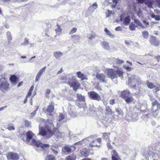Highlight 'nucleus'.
Segmentation results:
<instances>
[{"instance_id": "69168bd1", "label": "nucleus", "mask_w": 160, "mask_h": 160, "mask_svg": "<svg viewBox=\"0 0 160 160\" xmlns=\"http://www.w3.org/2000/svg\"><path fill=\"white\" fill-rule=\"evenodd\" d=\"M32 92H30L28 91V94H27V95L26 96H28V97L31 96L32 94Z\"/></svg>"}, {"instance_id": "ea45409f", "label": "nucleus", "mask_w": 160, "mask_h": 160, "mask_svg": "<svg viewBox=\"0 0 160 160\" xmlns=\"http://www.w3.org/2000/svg\"><path fill=\"white\" fill-rule=\"evenodd\" d=\"M50 145L48 144H43L42 145L41 147L43 149H45L46 148H48L50 147Z\"/></svg>"}, {"instance_id": "f03ea898", "label": "nucleus", "mask_w": 160, "mask_h": 160, "mask_svg": "<svg viewBox=\"0 0 160 160\" xmlns=\"http://www.w3.org/2000/svg\"><path fill=\"white\" fill-rule=\"evenodd\" d=\"M60 79L62 81L67 80V77L65 76L61 77ZM63 83L67 84L70 87L72 88L75 91L79 89L81 85L80 82L74 76H72L71 78H69L68 81H64Z\"/></svg>"}, {"instance_id": "c9c22d12", "label": "nucleus", "mask_w": 160, "mask_h": 160, "mask_svg": "<svg viewBox=\"0 0 160 160\" xmlns=\"http://www.w3.org/2000/svg\"><path fill=\"white\" fill-rule=\"evenodd\" d=\"M57 28L55 29V31L56 33L61 32L62 29L61 28V26L58 24H57Z\"/></svg>"}, {"instance_id": "a19ab883", "label": "nucleus", "mask_w": 160, "mask_h": 160, "mask_svg": "<svg viewBox=\"0 0 160 160\" xmlns=\"http://www.w3.org/2000/svg\"><path fill=\"white\" fill-rule=\"evenodd\" d=\"M77 28H73L69 32V34H71L75 33L77 31Z\"/></svg>"}, {"instance_id": "864d4df0", "label": "nucleus", "mask_w": 160, "mask_h": 160, "mask_svg": "<svg viewBox=\"0 0 160 160\" xmlns=\"http://www.w3.org/2000/svg\"><path fill=\"white\" fill-rule=\"evenodd\" d=\"M107 146L108 148L109 149H112L113 148L112 147L110 143H108L107 144Z\"/></svg>"}, {"instance_id": "de8ad7c7", "label": "nucleus", "mask_w": 160, "mask_h": 160, "mask_svg": "<svg viewBox=\"0 0 160 160\" xmlns=\"http://www.w3.org/2000/svg\"><path fill=\"white\" fill-rule=\"evenodd\" d=\"M65 118L64 115L62 114H60L59 116V120L60 121Z\"/></svg>"}, {"instance_id": "bf43d9fd", "label": "nucleus", "mask_w": 160, "mask_h": 160, "mask_svg": "<svg viewBox=\"0 0 160 160\" xmlns=\"http://www.w3.org/2000/svg\"><path fill=\"white\" fill-rule=\"evenodd\" d=\"M34 85H32L28 91L32 92V91L34 89Z\"/></svg>"}, {"instance_id": "cd10ccee", "label": "nucleus", "mask_w": 160, "mask_h": 160, "mask_svg": "<svg viewBox=\"0 0 160 160\" xmlns=\"http://www.w3.org/2000/svg\"><path fill=\"white\" fill-rule=\"evenodd\" d=\"M105 111L108 114L112 115L113 113L112 109L108 106L106 107Z\"/></svg>"}, {"instance_id": "72a5a7b5", "label": "nucleus", "mask_w": 160, "mask_h": 160, "mask_svg": "<svg viewBox=\"0 0 160 160\" xmlns=\"http://www.w3.org/2000/svg\"><path fill=\"white\" fill-rule=\"evenodd\" d=\"M104 31L105 32L106 34L109 35L110 37L112 38L114 37V35L112 34L106 28H105L104 29Z\"/></svg>"}, {"instance_id": "20e7f679", "label": "nucleus", "mask_w": 160, "mask_h": 160, "mask_svg": "<svg viewBox=\"0 0 160 160\" xmlns=\"http://www.w3.org/2000/svg\"><path fill=\"white\" fill-rule=\"evenodd\" d=\"M131 93L129 90L126 89L121 92L120 97L125 100L128 103H129L134 101V99L131 96Z\"/></svg>"}, {"instance_id": "338daca9", "label": "nucleus", "mask_w": 160, "mask_h": 160, "mask_svg": "<svg viewBox=\"0 0 160 160\" xmlns=\"http://www.w3.org/2000/svg\"><path fill=\"white\" fill-rule=\"evenodd\" d=\"M8 39L9 41H10L12 40V38L11 36H9L8 37Z\"/></svg>"}, {"instance_id": "39448f33", "label": "nucleus", "mask_w": 160, "mask_h": 160, "mask_svg": "<svg viewBox=\"0 0 160 160\" xmlns=\"http://www.w3.org/2000/svg\"><path fill=\"white\" fill-rule=\"evenodd\" d=\"M9 87L10 84L5 78L0 79V90L1 91L5 92L9 90Z\"/></svg>"}, {"instance_id": "a878e982", "label": "nucleus", "mask_w": 160, "mask_h": 160, "mask_svg": "<svg viewBox=\"0 0 160 160\" xmlns=\"http://www.w3.org/2000/svg\"><path fill=\"white\" fill-rule=\"evenodd\" d=\"M76 96L77 98L79 101H82L83 102H84L85 101V98L83 96L79 94H77Z\"/></svg>"}, {"instance_id": "423d86ee", "label": "nucleus", "mask_w": 160, "mask_h": 160, "mask_svg": "<svg viewBox=\"0 0 160 160\" xmlns=\"http://www.w3.org/2000/svg\"><path fill=\"white\" fill-rule=\"evenodd\" d=\"M138 82L135 75H131L128 78V84L131 88H135L136 86V83Z\"/></svg>"}, {"instance_id": "09e8293b", "label": "nucleus", "mask_w": 160, "mask_h": 160, "mask_svg": "<svg viewBox=\"0 0 160 160\" xmlns=\"http://www.w3.org/2000/svg\"><path fill=\"white\" fill-rule=\"evenodd\" d=\"M111 153H112V156H115L118 155V153H117V152H116V151L115 150H112Z\"/></svg>"}, {"instance_id": "bb28decb", "label": "nucleus", "mask_w": 160, "mask_h": 160, "mask_svg": "<svg viewBox=\"0 0 160 160\" xmlns=\"http://www.w3.org/2000/svg\"><path fill=\"white\" fill-rule=\"evenodd\" d=\"M45 160H56V158L53 155H48L46 157Z\"/></svg>"}, {"instance_id": "dca6fc26", "label": "nucleus", "mask_w": 160, "mask_h": 160, "mask_svg": "<svg viewBox=\"0 0 160 160\" xmlns=\"http://www.w3.org/2000/svg\"><path fill=\"white\" fill-rule=\"evenodd\" d=\"M46 68V67H45L42 68L39 71L36 77V82H37L39 80L40 77L43 72L45 71Z\"/></svg>"}, {"instance_id": "9b49d317", "label": "nucleus", "mask_w": 160, "mask_h": 160, "mask_svg": "<svg viewBox=\"0 0 160 160\" xmlns=\"http://www.w3.org/2000/svg\"><path fill=\"white\" fill-rule=\"evenodd\" d=\"M54 103L53 102H51L49 103V105L48 106L47 108L46 109V111L49 113V115H52V113L54 111Z\"/></svg>"}, {"instance_id": "c03bdc74", "label": "nucleus", "mask_w": 160, "mask_h": 160, "mask_svg": "<svg viewBox=\"0 0 160 160\" xmlns=\"http://www.w3.org/2000/svg\"><path fill=\"white\" fill-rule=\"evenodd\" d=\"M112 160H120V158L118 156H112Z\"/></svg>"}, {"instance_id": "6ab92c4d", "label": "nucleus", "mask_w": 160, "mask_h": 160, "mask_svg": "<svg viewBox=\"0 0 160 160\" xmlns=\"http://www.w3.org/2000/svg\"><path fill=\"white\" fill-rule=\"evenodd\" d=\"M51 149L55 155H57L59 152V148L57 145H52Z\"/></svg>"}, {"instance_id": "aec40b11", "label": "nucleus", "mask_w": 160, "mask_h": 160, "mask_svg": "<svg viewBox=\"0 0 160 160\" xmlns=\"http://www.w3.org/2000/svg\"><path fill=\"white\" fill-rule=\"evenodd\" d=\"M80 152L81 154L85 157L88 156L89 154V152L86 148L81 150Z\"/></svg>"}, {"instance_id": "5fc2aeb1", "label": "nucleus", "mask_w": 160, "mask_h": 160, "mask_svg": "<svg viewBox=\"0 0 160 160\" xmlns=\"http://www.w3.org/2000/svg\"><path fill=\"white\" fill-rule=\"evenodd\" d=\"M154 58L156 59L158 62L160 61V56L158 55L154 57Z\"/></svg>"}, {"instance_id": "79ce46f5", "label": "nucleus", "mask_w": 160, "mask_h": 160, "mask_svg": "<svg viewBox=\"0 0 160 160\" xmlns=\"http://www.w3.org/2000/svg\"><path fill=\"white\" fill-rule=\"evenodd\" d=\"M26 136L24 133H22L20 134V138L21 140L23 141H25Z\"/></svg>"}, {"instance_id": "7ed1b4c3", "label": "nucleus", "mask_w": 160, "mask_h": 160, "mask_svg": "<svg viewBox=\"0 0 160 160\" xmlns=\"http://www.w3.org/2000/svg\"><path fill=\"white\" fill-rule=\"evenodd\" d=\"M123 73L122 68H118L116 70L112 68L108 69L107 75L108 78L113 79L117 78L118 77L122 78Z\"/></svg>"}, {"instance_id": "13d9d810", "label": "nucleus", "mask_w": 160, "mask_h": 160, "mask_svg": "<svg viewBox=\"0 0 160 160\" xmlns=\"http://www.w3.org/2000/svg\"><path fill=\"white\" fill-rule=\"evenodd\" d=\"M34 85H32L28 91L32 92V91L34 89Z\"/></svg>"}, {"instance_id": "4468645a", "label": "nucleus", "mask_w": 160, "mask_h": 160, "mask_svg": "<svg viewBox=\"0 0 160 160\" xmlns=\"http://www.w3.org/2000/svg\"><path fill=\"white\" fill-rule=\"evenodd\" d=\"M34 135V134L32 131H28L26 134L27 136L26 141L28 142H29L30 140L32 139Z\"/></svg>"}, {"instance_id": "5701e85b", "label": "nucleus", "mask_w": 160, "mask_h": 160, "mask_svg": "<svg viewBox=\"0 0 160 160\" xmlns=\"http://www.w3.org/2000/svg\"><path fill=\"white\" fill-rule=\"evenodd\" d=\"M32 145L36 146L37 147H41L42 144L40 142L37 141L34 139H32L31 142Z\"/></svg>"}, {"instance_id": "49530a36", "label": "nucleus", "mask_w": 160, "mask_h": 160, "mask_svg": "<svg viewBox=\"0 0 160 160\" xmlns=\"http://www.w3.org/2000/svg\"><path fill=\"white\" fill-rule=\"evenodd\" d=\"M155 92H156L160 90V84H158L157 86H155V87L154 88Z\"/></svg>"}, {"instance_id": "8fccbe9b", "label": "nucleus", "mask_w": 160, "mask_h": 160, "mask_svg": "<svg viewBox=\"0 0 160 160\" xmlns=\"http://www.w3.org/2000/svg\"><path fill=\"white\" fill-rule=\"evenodd\" d=\"M38 107L36 110L34 111L33 112H32L30 113V114H31L32 117H33L34 116H35V114H36V112H37V110L38 109Z\"/></svg>"}, {"instance_id": "393cba45", "label": "nucleus", "mask_w": 160, "mask_h": 160, "mask_svg": "<svg viewBox=\"0 0 160 160\" xmlns=\"http://www.w3.org/2000/svg\"><path fill=\"white\" fill-rule=\"evenodd\" d=\"M53 54L54 56L58 58L61 57L63 55V53L60 52H56L53 53Z\"/></svg>"}, {"instance_id": "4c0bfd02", "label": "nucleus", "mask_w": 160, "mask_h": 160, "mask_svg": "<svg viewBox=\"0 0 160 160\" xmlns=\"http://www.w3.org/2000/svg\"><path fill=\"white\" fill-rule=\"evenodd\" d=\"M124 61L123 60L119 59H117L115 60L116 63L117 64L120 65L124 62Z\"/></svg>"}, {"instance_id": "58836bf2", "label": "nucleus", "mask_w": 160, "mask_h": 160, "mask_svg": "<svg viewBox=\"0 0 160 160\" xmlns=\"http://www.w3.org/2000/svg\"><path fill=\"white\" fill-rule=\"evenodd\" d=\"M136 26L134 24L131 23L129 25L130 29L132 31H133L135 30Z\"/></svg>"}, {"instance_id": "4be33fe9", "label": "nucleus", "mask_w": 160, "mask_h": 160, "mask_svg": "<svg viewBox=\"0 0 160 160\" xmlns=\"http://www.w3.org/2000/svg\"><path fill=\"white\" fill-rule=\"evenodd\" d=\"M145 4L149 8H152L153 1L152 0H145Z\"/></svg>"}, {"instance_id": "412c9836", "label": "nucleus", "mask_w": 160, "mask_h": 160, "mask_svg": "<svg viewBox=\"0 0 160 160\" xmlns=\"http://www.w3.org/2000/svg\"><path fill=\"white\" fill-rule=\"evenodd\" d=\"M110 133L109 132H104L103 133L102 137L103 139L110 141Z\"/></svg>"}, {"instance_id": "b1692460", "label": "nucleus", "mask_w": 160, "mask_h": 160, "mask_svg": "<svg viewBox=\"0 0 160 160\" xmlns=\"http://www.w3.org/2000/svg\"><path fill=\"white\" fill-rule=\"evenodd\" d=\"M146 84L148 88L150 89H152L155 87V85L153 83L150 82L148 81H147Z\"/></svg>"}, {"instance_id": "e433bc0d", "label": "nucleus", "mask_w": 160, "mask_h": 160, "mask_svg": "<svg viewBox=\"0 0 160 160\" xmlns=\"http://www.w3.org/2000/svg\"><path fill=\"white\" fill-rule=\"evenodd\" d=\"M96 146H98L97 143H93L92 141L89 144V145L88 147V148H89V149L90 150V148H93Z\"/></svg>"}, {"instance_id": "473e14b6", "label": "nucleus", "mask_w": 160, "mask_h": 160, "mask_svg": "<svg viewBox=\"0 0 160 160\" xmlns=\"http://www.w3.org/2000/svg\"><path fill=\"white\" fill-rule=\"evenodd\" d=\"M7 129L10 131H12L14 130L15 128L13 124H9L8 125Z\"/></svg>"}, {"instance_id": "f704fd0d", "label": "nucleus", "mask_w": 160, "mask_h": 160, "mask_svg": "<svg viewBox=\"0 0 160 160\" xmlns=\"http://www.w3.org/2000/svg\"><path fill=\"white\" fill-rule=\"evenodd\" d=\"M134 22L138 26L141 28H144L142 24L139 21V20L137 19H135Z\"/></svg>"}, {"instance_id": "9d476101", "label": "nucleus", "mask_w": 160, "mask_h": 160, "mask_svg": "<svg viewBox=\"0 0 160 160\" xmlns=\"http://www.w3.org/2000/svg\"><path fill=\"white\" fill-rule=\"evenodd\" d=\"M120 20L121 21H123V23L125 25H128L130 23L131 19L130 17L128 16L124 18V16L121 14L120 16Z\"/></svg>"}, {"instance_id": "f257e3e1", "label": "nucleus", "mask_w": 160, "mask_h": 160, "mask_svg": "<svg viewBox=\"0 0 160 160\" xmlns=\"http://www.w3.org/2000/svg\"><path fill=\"white\" fill-rule=\"evenodd\" d=\"M40 120L42 122H45L46 124L44 127L41 126L40 125L39 126V134L41 136L46 137L49 138L58 131V129L55 127L52 120L48 119L45 121L43 118Z\"/></svg>"}, {"instance_id": "f8f14e48", "label": "nucleus", "mask_w": 160, "mask_h": 160, "mask_svg": "<svg viewBox=\"0 0 160 160\" xmlns=\"http://www.w3.org/2000/svg\"><path fill=\"white\" fill-rule=\"evenodd\" d=\"M97 78L100 81V82H107L105 79L106 76L103 73H99L97 72L96 76Z\"/></svg>"}, {"instance_id": "ddd939ff", "label": "nucleus", "mask_w": 160, "mask_h": 160, "mask_svg": "<svg viewBox=\"0 0 160 160\" xmlns=\"http://www.w3.org/2000/svg\"><path fill=\"white\" fill-rule=\"evenodd\" d=\"M150 43L155 46H158L159 44V42L156 37L152 36H150L149 39Z\"/></svg>"}, {"instance_id": "774afa93", "label": "nucleus", "mask_w": 160, "mask_h": 160, "mask_svg": "<svg viewBox=\"0 0 160 160\" xmlns=\"http://www.w3.org/2000/svg\"><path fill=\"white\" fill-rule=\"evenodd\" d=\"M23 83V81L21 82L18 85V86H17L18 87H20V86H21L22 85Z\"/></svg>"}, {"instance_id": "f3484780", "label": "nucleus", "mask_w": 160, "mask_h": 160, "mask_svg": "<svg viewBox=\"0 0 160 160\" xmlns=\"http://www.w3.org/2000/svg\"><path fill=\"white\" fill-rule=\"evenodd\" d=\"M19 77H17V76L13 75L11 76L9 78V80L11 82L15 85L16 84L17 81H18Z\"/></svg>"}, {"instance_id": "680f3d73", "label": "nucleus", "mask_w": 160, "mask_h": 160, "mask_svg": "<svg viewBox=\"0 0 160 160\" xmlns=\"http://www.w3.org/2000/svg\"><path fill=\"white\" fill-rule=\"evenodd\" d=\"M92 6L95 8H96L98 7V5L96 3H94L93 4H92Z\"/></svg>"}, {"instance_id": "e2e57ef3", "label": "nucleus", "mask_w": 160, "mask_h": 160, "mask_svg": "<svg viewBox=\"0 0 160 160\" xmlns=\"http://www.w3.org/2000/svg\"><path fill=\"white\" fill-rule=\"evenodd\" d=\"M155 19L156 20H160V16L159 15H156Z\"/></svg>"}, {"instance_id": "3c124183", "label": "nucleus", "mask_w": 160, "mask_h": 160, "mask_svg": "<svg viewBox=\"0 0 160 160\" xmlns=\"http://www.w3.org/2000/svg\"><path fill=\"white\" fill-rule=\"evenodd\" d=\"M116 111L119 114H122L123 113L122 111L120 109L118 108L116 110Z\"/></svg>"}, {"instance_id": "37998d69", "label": "nucleus", "mask_w": 160, "mask_h": 160, "mask_svg": "<svg viewBox=\"0 0 160 160\" xmlns=\"http://www.w3.org/2000/svg\"><path fill=\"white\" fill-rule=\"evenodd\" d=\"M25 126L27 128L30 127V123L28 121L26 120L25 121Z\"/></svg>"}, {"instance_id": "7c9ffc66", "label": "nucleus", "mask_w": 160, "mask_h": 160, "mask_svg": "<svg viewBox=\"0 0 160 160\" xmlns=\"http://www.w3.org/2000/svg\"><path fill=\"white\" fill-rule=\"evenodd\" d=\"M71 38L74 41L79 40L80 38V37L78 35H71Z\"/></svg>"}, {"instance_id": "2f4dec72", "label": "nucleus", "mask_w": 160, "mask_h": 160, "mask_svg": "<svg viewBox=\"0 0 160 160\" xmlns=\"http://www.w3.org/2000/svg\"><path fill=\"white\" fill-rule=\"evenodd\" d=\"M85 144V143L84 142V141L82 140H81L80 141H79V142H78L76 143H75L74 145H75L76 146H77V145L79 146H80V147H81L82 146V147L83 146H84V144Z\"/></svg>"}, {"instance_id": "a211bd4d", "label": "nucleus", "mask_w": 160, "mask_h": 160, "mask_svg": "<svg viewBox=\"0 0 160 160\" xmlns=\"http://www.w3.org/2000/svg\"><path fill=\"white\" fill-rule=\"evenodd\" d=\"M77 77L80 78L81 80L82 81L84 80H87L88 78L86 76L82 73L81 72L78 71L77 72Z\"/></svg>"}, {"instance_id": "c85d7f7f", "label": "nucleus", "mask_w": 160, "mask_h": 160, "mask_svg": "<svg viewBox=\"0 0 160 160\" xmlns=\"http://www.w3.org/2000/svg\"><path fill=\"white\" fill-rule=\"evenodd\" d=\"M76 157L75 155H69L66 157V160H76Z\"/></svg>"}, {"instance_id": "6e6d98bb", "label": "nucleus", "mask_w": 160, "mask_h": 160, "mask_svg": "<svg viewBox=\"0 0 160 160\" xmlns=\"http://www.w3.org/2000/svg\"><path fill=\"white\" fill-rule=\"evenodd\" d=\"M95 35H90V36L88 38L89 39L91 40L94 38H95Z\"/></svg>"}, {"instance_id": "0e129e2a", "label": "nucleus", "mask_w": 160, "mask_h": 160, "mask_svg": "<svg viewBox=\"0 0 160 160\" xmlns=\"http://www.w3.org/2000/svg\"><path fill=\"white\" fill-rule=\"evenodd\" d=\"M122 28L120 26H118L116 28H115V30L116 31H118L120 30Z\"/></svg>"}, {"instance_id": "052dcab7", "label": "nucleus", "mask_w": 160, "mask_h": 160, "mask_svg": "<svg viewBox=\"0 0 160 160\" xmlns=\"http://www.w3.org/2000/svg\"><path fill=\"white\" fill-rule=\"evenodd\" d=\"M51 92V91L49 89H47L46 90V92L45 93V95L46 96L49 94Z\"/></svg>"}, {"instance_id": "603ef678", "label": "nucleus", "mask_w": 160, "mask_h": 160, "mask_svg": "<svg viewBox=\"0 0 160 160\" xmlns=\"http://www.w3.org/2000/svg\"><path fill=\"white\" fill-rule=\"evenodd\" d=\"M109 102H110V105H114L115 103V99H111L110 100Z\"/></svg>"}, {"instance_id": "a18cd8bd", "label": "nucleus", "mask_w": 160, "mask_h": 160, "mask_svg": "<svg viewBox=\"0 0 160 160\" xmlns=\"http://www.w3.org/2000/svg\"><path fill=\"white\" fill-rule=\"evenodd\" d=\"M101 138H98L94 140L93 141V143H97V142H98L100 143L101 142Z\"/></svg>"}, {"instance_id": "2eb2a0df", "label": "nucleus", "mask_w": 160, "mask_h": 160, "mask_svg": "<svg viewBox=\"0 0 160 160\" xmlns=\"http://www.w3.org/2000/svg\"><path fill=\"white\" fill-rule=\"evenodd\" d=\"M72 147V146L69 147L68 146H65L62 148V151L66 154H69L72 152L71 149Z\"/></svg>"}, {"instance_id": "4d7b16f0", "label": "nucleus", "mask_w": 160, "mask_h": 160, "mask_svg": "<svg viewBox=\"0 0 160 160\" xmlns=\"http://www.w3.org/2000/svg\"><path fill=\"white\" fill-rule=\"evenodd\" d=\"M95 88L98 91H101L102 90V88L100 87L99 86V85H98L96 87H95Z\"/></svg>"}, {"instance_id": "0eeeda50", "label": "nucleus", "mask_w": 160, "mask_h": 160, "mask_svg": "<svg viewBox=\"0 0 160 160\" xmlns=\"http://www.w3.org/2000/svg\"><path fill=\"white\" fill-rule=\"evenodd\" d=\"M150 100L152 101V109L156 112L160 109V104L158 101L155 98H151Z\"/></svg>"}, {"instance_id": "1a4fd4ad", "label": "nucleus", "mask_w": 160, "mask_h": 160, "mask_svg": "<svg viewBox=\"0 0 160 160\" xmlns=\"http://www.w3.org/2000/svg\"><path fill=\"white\" fill-rule=\"evenodd\" d=\"M6 156L8 160H18L19 159L18 154L12 152H9Z\"/></svg>"}, {"instance_id": "6e6552de", "label": "nucleus", "mask_w": 160, "mask_h": 160, "mask_svg": "<svg viewBox=\"0 0 160 160\" xmlns=\"http://www.w3.org/2000/svg\"><path fill=\"white\" fill-rule=\"evenodd\" d=\"M88 95L89 97L92 100L99 101L101 100V98L99 94L94 91L88 92Z\"/></svg>"}, {"instance_id": "c756f323", "label": "nucleus", "mask_w": 160, "mask_h": 160, "mask_svg": "<svg viewBox=\"0 0 160 160\" xmlns=\"http://www.w3.org/2000/svg\"><path fill=\"white\" fill-rule=\"evenodd\" d=\"M142 36L144 38L147 39L149 36V33L147 31H144L142 32Z\"/></svg>"}]
</instances>
